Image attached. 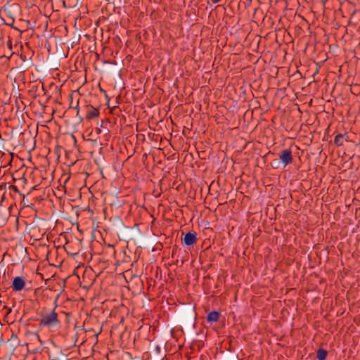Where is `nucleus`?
I'll return each instance as SVG.
<instances>
[{
    "instance_id": "nucleus-4",
    "label": "nucleus",
    "mask_w": 360,
    "mask_h": 360,
    "mask_svg": "<svg viewBox=\"0 0 360 360\" xmlns=\"http://www.w3.org/2000/svg\"><path fill=\"white\" fill-rule=\"evenodd\" d=\"M196 233L194 231H189L184 238V244L186 245H193L196 243Z\"/></svg>"
},
{
    "instance_id": "nucleus-1",
    "label": "nucleus",
    "mask_w": 360,
    "mask_h": 360,
    "mask_svg": "<svg viewBox=\"0 0 360 360\" xmlns=\"http://www.w3.org/2000/svg\"><path fill=\"white\" fill-rule=\"evenodd\" d=\"M40 325L43 327L56 328L60 325L58 314L53 310L51 312L44 314L40 319Z\"/></svg>"
},
{
    "instance_id": "nucleus-5",
    "label": "nucleus",
    "mask_w": 360,
    "mask_h": 360,
    "mask_svg": "<svg viewBox=\"0 0 360 360\" xmlns=\"http://www.w3.org/2000/svg\"><path fill=\"white\" fill-rule=\"evenodd\" d=\"M98 115H99L98 110L96 108L91 106L87 111L86 119L91 120L93 118L98 117Z\"/></svg>"
},
{
    "instance_id": "nucleus-7",
    "label": "nucleus",
    "mask_w": 360,
    "mask_h": 360,
    "mask_svg": "<svg viewBox=\"0 0 360 360\" xmlns=\"http://www.w3.org/2000/svg\"><path fill=\"white\" fill-rule=\"evenodd\" d=\"M328 352L323 349H319L317 351L316 358L318 360H325L327 356Z\"/></svg>"
},
{
    "instance_id": "nucleus-2",
    "label": "nucleus",
    "mask_w": 360,
    "mask_h": 360,
    "mask_svg": "<svg viewBox=\"0 0 360 360\" xmlns=\"http://www.w3.org/2000/svg\"><path fill=\"white\" fill-rule=\"evenodd\" d=\"M279 158H280V160H281V163L283 165V167H285L286 165L291 163V162L292 160V155L291 150L289 149H285V150H283L281 153Z\"/></svg>"
},
{
    "instance_id": "nucleus-3",
    "label": "nucleus",
    "mask_w": 360,
    "mask_h": 360,
    "mask_svg": "<svg viewBox=\"0 0 360 360\" xmlns=\"http://www.w3.org/2000/svg\"><path fill=\"white\" fill-rule=\"evenodd\" d=\"M25 285V280L22 276H16L13 278L12 283L13 290L15 291L22 290Z\"/></svg>"
},
{
    "instance_id": "nucleus-6",
    "label": "nucleus",
    "mask_w": 360,
    "mask_h": 360,
    "mask_svg": "<svg viewBox=\"0 0 360 360\" xmlns=\"http://www.w3.org/2000/svg\"><path fill=\"white\" fill-rule=\"evenodd\" d=\"M219 316L217 311H211L207 314V319L209 322H217L219 319Z\"/></svg>"
},
{
    "instance_id": "nucleus-8",
    "label": "nucleus",
    "mask_w": 360,
    "mask_h": 360,
    "mask_svg": "<svg viewBox=\"0 0 360 360\" xmlns=\"http://www.w3.org/2000/svg\"><path fill=\"white\" fill-rule=\"evenodd\" d=\"M334 142L338 146H342L344 143V136L342 134H338L334 139Z\"/></svg>"
},
{
    "instance_id": "nucleus-9",
    "label": "nucleus",
    "mask_w": 360,
    "mask_h": 360,
    "mask_svg": "<svg viewBox=\"0 0 360 360\" xmlns=\"http://www.w3.org/2000/svg\"><path fill=\"white\" fill-rule=\"evenodd\" d=\"M221 0H211V1L213 3V4H217V3H219L220 2Z\"/></svg>"
}]
</instances>
